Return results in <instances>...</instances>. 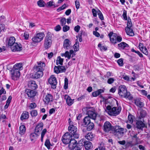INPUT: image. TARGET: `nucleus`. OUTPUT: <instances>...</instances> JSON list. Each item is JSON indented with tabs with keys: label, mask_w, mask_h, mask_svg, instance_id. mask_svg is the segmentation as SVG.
I'll use <instances>...</instances> for the list:
<instances>
[{
	"label": "nucleus",
	"mask_w": 150,
	"mask_h": 150,
	"mask_svg": "<svg viewBox=\"0 0 150 150\" xmlns=\"http://www.w3.org/2000/svg\"><path fill=\"white\" fill-rule=\"evenodd\" d=\"M72 136L69 133L66 132L62 136V142L64 144H69V147L70 149H72L74 147V144L76 142V140L71 138Z\"/></svg>",
	"instance_id": "obj_1"
},
{
	"label": "nucleus",
	"mask_w": 150,
	"mask_h": 150,
	"mask_svg": "<svg viewBox=\"0 0 150 150\" xmlns=\"http://www.w3.org/2000/svg\"><path fill=\"white\" fill-rule=\"evenodd\" d=\"M118 93L119 96L122 97L129 98L131 100L132 97L130 96V93L127 91V89L124 85H121L118 88Z\"/></svg>",
	"instance_id": "obj_2"
},
{
	"label": "nucleus",
	"mask_w": 150,
	"mask_h": 150,
	"mask_svg": "<svg viewBox=\"0 0 150 150\" xmlns=\"http://www.w3.org/2000/svg\"><path fill=\"white\" fill-rule=\"evenodd\" d=\"M69 125L68 127L69 133H70L71 134L70 135L73 136L74 138H78L79 135L77 132V128L73 125V122L71 121L70 118L69 120Z\"/></svg>",
	"instance_id": "obj_3"
},
{
	"label": "nucleus",
	"mask_w": 150,
	"mask_h": 150,
	"mask_svg": "<svg viewBox=\"0 0 150 150\" xmlns=\"http://www.w3.org/2000/svg\"><path fill=\"white\" fill-rule=\"evenodd\" d=\"M87 114L88 116L85 117L83 120V123L85 125H87L91 122L90 118L95 120L97 116L95 112L90 110L88 111Z\"/></svg>",
	"instance_id": "obj_4"
},
{
	"label": "nucleus",
	"mask_w": 150,
	"mask_h": 150,
	"mask_svg": "<svg viewBox=\"0 0 150 150\" xmlns=\"http://www.w3.org/2000/svg\"><path fill=\"white\" fill-rule=\"evenodd\" d=\"M126 131V129L121 128L119 126H117L115 128L113 134L118 138H120L123 136L124 132Z\"/></svg>",
	"instance_id": "obj_5"
},
{
	"label": "nucleus",
	"mask_w": 150,
	"mask_h": 150,
	"mask_svg": "<svg viewBox=\"0 0 150 150\" xmlns=\"http://www.w3.org/2000/svg\"><path fill=\"white\" fill-rule=\"evenodd\" d=\"M111 42L113 44L120 42L122 40V38L120 36H117L116 33L110 32L108 34Z\"/></svg>",
	"instance_id": "obj_6"
},
{
	"label": "nucleus",
	"mask_w": 150,
	"mask_h": 150,
	"mask_svg": "<svg viewBox=\"0 0 150 150\" xmlns=\"http://www.w3.org/2000/svg\"><path fill=\"white\" fill-rule=\"evenodd\" d=\"M132 26V24L130 18L129 17L127 22V26L125 28L126 32L127 35L131 36H133L134 35L133 30L131 28Z\"/></svg>",
	"instance_id": "obj_7"
},
{
	"label": "nucleus",
	"mask_w": 150,
	"mask_h": 150,
	"mask_svg": "<svg viewBox=\"0 0 150 150\" xmlns=\"http://www.w3.org/2000/svg\"><path fill=\"white\" fill-rule=\"evenodd\" d=\"M52 37L50 35H47L44 40V47L45 49H47L51 46L52 44Z\"/></svg>",
	"instance_id": "obj_8"
},
{
	"label": "nucleus",
	"mask_w": 150,
	"mask_h": 150,
	"mask_svg": "<svg viewBox=\"0 0 150 150\" xmlns=\"http://www.w3.org/2000/svg\"><path fill=\"white\" fill-rule=\"evenodd\" d=\"M45 37L43 33H37L32 38V40L35 43L39 42L41 41Z\"/></svg>",
	"instance_id": "obj_9"
},
{
	"label": "nucleus",
	"mask_w": 150,
	"mask_h": 150,
	"mask_svg": "<svg viewBox=\"0 0 150 150\" xmlns=\"http://www.w3.org/2000/svg\"><path fill=\"white\" fill-rule=\"evenodd\" d=\"M121 110V108L120 106L118 107L117 108L116 107H114L111 109L110 111L108 112V113L111 116H116L120 113Z\"/></svg>",
	"instance_id": "obj_10"
},
{
	"label": "nucleus",
	"mask_w": 150,
	"mask_h": 150,
	"mask_svg": "<svg viewBox=\"0 0 150 150\" xmlns=\"http://www.w3.org/2000/svg\"><path fill=\"white\" fill-rule=\"evenodd\" d=\"M11 75V77L12 79L17 80L19 78L20 75V72L18 70L16 71L12 69L10 71Z\"/></svg>",
	"instance_id": "obj_11"
},
{
	"label": "nucleus",
	"mask_w": 150,
	"mask_h": 150,
	"mask_svg": "<svg viewBox=\"0 0 150 150\" xmlns=\"http://www.w3.org/2000/svg\"><path fill=\"white\" fill-rule=\"evenodd\" d=\"M53 100V96L51 94L47 93L44 96L43 100L45 104L48 105L50 102H52Z\"/></svg>",
	"instance_id": "obj_12"
},
{
	"label": "nucleus",
	"mask_w": 150,
	"mask_h": 150,
	"mask_svg": "<svg viewBox=\"0 0 150 150\" xmlns=\"http://www.w3.org/2000/svg\"><path fill=\"white\" fill-rule=\"evenodd\" d=\"M68 67L67 66L66 67L60 66H55L54 67V71L57 74L60 73L65 72L66 69Z\"/></svg>",
	"instance_id": "obj_13"
},
{
	"label": "nucleus",
	"mask_w": 150,
	"mask_h": 150,
	"mask_svg": "<svg viewBox=\"0 0 150 150\" xmlns=\"http://www.w3.org/2000/svg\"><path fill=\"white\" fill-rule=\"evenodd\" d=\"M48 82L51 85V87L55 89L56 87L57 81L56 78L54 75H52L48 79Z\"/></svg>",
	"instance_id": "obj_14"
},
{
	"label": "nucleus",
	"mask_w": 150,
	"mask_h": 150,
	"mask_svg": "<svg viewBox=\"0 0 150 150\" xmlns=\"http://www.w3.org/2000/svg\"><path fill=\"white\" fill-rule=\"evenodd\" d=\"M12 51L13 52L20 51L22 50V45L20 44H18L17 43H14L13 45L11 47Z\"/></svg>",
	"instance_id": "obj_15"
},
{
	"label": "nucleus",
	"mask_w": 150,
	"mask_h": 150,
	"mask_svg": "<svg viewBox=\"0 0 150 150\" xmlns=\"http://www.w3.org/2000/svg\"><path fill=\"white\" fill-rule=\"evenodd\" d=\"M112 126L109 122L106 121L104 124L103 130L105 132H108L112 130Z\"/></svg>",
	"instance_id": "obj_16"
},
{
	"label": "nucleus",
	"mask_w": 150,
	"mask_h": 150,
	"mask_svg": "<svg viewBox=\"0 0 150 150\" xmlns=\"http://www.w3.org/2000/svg\"><path fill=\"white\" fill-rule=\"evenodd\" d=\"M38 66L35 67L34 68V70H38L43 72L44 70V67L45 66V63L41 62H38Z\"/></svg>",
	"instance_id": "obj_17"
},
{
	"label": "nucleus",
	"mask_w": 150,
	"mask_h": 150,
	"mask_svg": "<svg viewBox=\"0 0 150 150\" xmlns=\"http://www.w3.org/2000/svg\"><path fill=\"white\" fill-rule=\"evenodd\" d=\"M74 147L71 149H73V150H80L83 147V144L81 142V141H79L78 143H77V141L74 144Z\"/></svg>",
	"instance_id": "obj_18"
},
{
	"label": "nucleus",
	"mask_w": 150,
	"mask_h": 150,
	"mask_svg": "<svg viewBox=\"0 0 150 150\" xmlns=\"http://www.w3.org/2000/svg\"><path fill=\"white\" fill-rule=\"evenodd\" d=\"M34 71L35 74L32 76L33 78L38 79L40 78L43 76V72L36 70H34Z\"/></svg>",
	"instance_id": "obj_19"
},
{
	"label": "nucleus",
	"mask_w": 150,
	"mask_h": 150,
	"mask_svg": "<svg viewBox=\"0 0 150 150\" xmlns=\"http://www.w3.org/2000/svg\"><path fill=\"white\" fill-rule=\"evenodd\" d=\"M25 93L27 94L28 97L30 98L34 97L36 95V92L29 89H26L25 91Z\"/></svg>",
	"instance_id": "obj_20"
},
{
	"label": "nucleus",
	"mask_w": 150,
	"mask_h": 150,
	"mask_svg": "<svg viewBox=\"0 0 150 150\" xmlns=\"http://www.w3.org/2000/svg\"><path fill=\"white\" fill-rule=\"evenodd\" d=\"M65 57H67L68 59H70L71 57V55H72V57H74L76 54L74 53V51L71 50L69 51V52L68 51H66L65 53Z\"/></svg>",
	"instance_id": "obj_21"
},
{
	"label": "nucleus",
	"mask_w": 150,
	"mask_h": 150,
	"mask_svg": "<svg viewBox=\"0 0 150 150\" xmlns=\"http://www.w3.org/2000/svg\"><path fill=\"white\" fill-rule=\"evenodd\" d=\"M64 98L66 100L67 103L68 105L70 106L73 103L74 100H72L69 96L65 95Z\"/></svg>",
	"instance_id": "obj_22"
},
{
	"label": "nucleus",
	"mask_w": 150,
	"mask_h": 150,
	"mask_svg": "<svg viewBox=\"0 0 150 150\" xmlns=\"http://www.w3.org/2000/svg\"><path fill=\"white\" fill-rule=\"evenodd\" d=\"M85 149L86 150L91 149L93 147L91 142L89 141H84L83 142Z\"/></svg>",
	"instance_id": "obj_23"
},
{
	"label": "nucleus",
	"mask_w": 150,
	"mask_h": 150,
	"mask_svg": "<svg viewBox=\"0 0 150 150\" xmlns=\"http://www.w3.org/2000/svg\"><path fill=\"white\" fill-rule=\"evenodd\" d=\"M71 44V42L68 39H66L64 40V47L65 49L67 50H68V49L70 48V47Z\"/></svg>",
	"instance_id": "obj_24"
},
{
	"label": "nucleus",
	"mask_w": 150,
	"mask_h": 150,
	"mask_svg": "<svg viewBox=\"0 0 150 150\" xmlns=\"http://www.w3.org/2000/svg\"><path fill=\"white\" fill-rule=\"evenodd\" d=\"M134 103L138 107L142 108L144 107V104L141 102L139 98H136L134 100Z\"/></svg>",
	"instance_id": "obj_25"
},
{
	"label": "nucleus",
	"mask_w": 150,
	"mask_h": 150,
	"mask_svg": "<svg viewBox=\"0 0 150 150\" xmlns=\"http://www.w3.org/2000/svg\"><path fill=\"white\" fill-rule=\"evenodd\" d=\"M13 69L16 71L22 70L23 69V65L22 63H17L15 64L13 67Z\"/></svg>",
	"instance_id": "obj_26"
},
{
	"label": "nucleus",
	"mask_w": 150,
	"mask_h": 150,
	"mask_svg": "<svg viewBox=\"0 0 150 150\" xmlns=\"http://www.w3.org/2000/svg\"><path fill=\"white\" fill-rule=\"evenodd\" d=\"M36 133L35 132L30 134V137L32 141H35L39 136L40 134L38 133Z\"/></svg>",
	"instance_id": "obj_27"
},
{
	"label": "nucleus",
	"mask_w": 150,
	"mask_h": 150,
	"mask_svg": "<svg viewBox=\"0 0 150 150\" xmlns=\"http://www.w3.org/2000/svg\"><path fill=\"white\" fill-rule=\"evenodd\" d=\"M29 117V113L26 111H25L23 112V113L22 114L21 117V120H24L28 119Z\"/></svg>",
	"instance_id": "obj_28"
},
{
	"label": "nucleus",
	"mask_w": 150,
	"mask_h": 150,
	"mask_svg": "<svg viewBox=\"0 0 150 150\" xmlns=\"http://www.w3.org/2000/svg\"><path fill=\"white\" fill-rule=\"evenodd\" d=\"M136 124L137 128L139 129L143 128L145 125L144 123L140 120L137 121Z\"/></svg>",
	"instance_id": "obj_29"
},
{
	"label": "nucleus",
	"mask_w": 150,
	"mask_h": 150,
	"mask_svg": "<svg viewBox=\"0 0 150 150\" xmlns=\"http://www.w3.org/2000/svg\"><path fill=\"white\" fill-rule=\"evenodd\" d=\"M43 126V124L42 122H41L38 124L36 127L35 129V132L38 133L40 131H41L42 129Z\"/></svg>",
	"instance_id": "obj_30"
},
{
	"label": "nucleus",
	"mask_w": 150,
	"mask_h": 150,
	"mask_svg": "<svg viewBox=\"0 0 150 150\" xmlns=\"http://www.w3.org/2000/svg\"><path fill=\"white\" fill-rule=\"evenodd\" d=\"M85 137L88 140L91 141L94 139V136L91 132H89L85 136Z\"/></svg>",
	"instance_id": "obj_31"
},
{
	"label": "nucleus",
	"mask_w": 150,
	"mask_h": 150,
	"mask_svg": "<svg viewBox=\"0 0 150 150\" xmlns=\"http://www.w3.org/2000/svg\"><path fill=\"white\" fill-rule=\"evenodd\" d=\"M28 86L32 89L34 90L37 88V85L36 84L35 81H31L30 82Z\"/></svg>",
	"instance_id": "obj_32"
},
{
	"label": "nucleus",
	"mask_w": 150,
	"mask_h": 150,
	"mask_svg": "<svg viewBox=\"0 0 150 150\" xmlns=\"http://www.w3.org/2000/svg\"><path fill=\"white\" fill-rule=\"evenodd\" d=\"M119 48L120 49H124L126 47H129L128 45L124 42H122L118 44Z\"/></svg>",
	"instance_id": "obj_33"
},
{
	"label": "nucleus",
	"mask_w": 150,
	"mask_h": 150,
	"mask_svg": "<svg viewBox=\"0 0 150 150\" xmlns=\"http://www.w3.org/2000/svg\"><path fill=\"white\" fill-rule=\"evenodd\" d=\"M104 91L102 89H99L97 91L94 92L92 93V95L93 97H96L98 96L101 93H103Z\"/></svg>",
	"instance_id": "obj_34"
},
{
	"label": "nucleus",
	"mask_w": 150,
	"mask_h": 150,
	"mask_svg": "<svg viewBox=\"0 0 150 150\" xmlns=\"http://www.w3.org/2000/svg\"><path fill=\"white\" fill-rule=\"evenodd\" d=\"M15 38L14 37H11L9 40L8 45L11 47L14 43H16L15 42Z\"/></svg>",
	"instance_id": "obj_35"
},
{
	"label": "nucleus",
	"mask_w": 150,
	"mask_h": 150,
	"mask_svg": "<svg viewBox=\"0 0 150 150\" xmlns=\"http://www.w3.org/2000/svg\"><path fill=\"white\" fill-rule=\"evenodd\" d=\"M25 127L24 125H22L20 127L19 133L20 134L23 135L25 133Z\"/></svg>",
	"instance_id": "obj_36"
},
{
	"label": "nucleus",
	"mask_w": 150,
	"mask_h": 150,
	"mask_svg": "<svg viewBox=\"0 0 150 150\" xmlns=\"http://www.w3.org/2000/svg\"><path fill=\"white\" fill-rule=\"evenodd\" d=\"M63 60L64 59L61 58L60 56L58 57L56 60V64L57 65L59 64L62 65Z\"/></svg>",
	"instance_id": "obj_37"
},
{
	"label": "nucleus",
	"mask_w": 150,
	"mask_h": 150,
	"mask_svg": "<svg viewBox=\"0 0 150 150\" xmlns=\"http://www.w3.org/2000/svg\"><path fill=\"white\" fill-rule=\"evenodd\" d=\"M12 96H9L7 100L6 101V105L4 106V108L7 109L9 105L11 103L12 99Z\"/></svg>",
	"instance_id": "obj_38"
},
{
	"label": "nucleus",
	"mask_w": 150,
	"mask_h": 150,
	"mask_svg": "<svg viewBox=\"0 0 150 150\" xmlns=\"http://www.w3.org/2000/svg\"><path fill=\"white\" fill-rule=\"evenodd\" d=\"M87 129L88 131H90L92 130L94 127V125L93 123L91 122L87 125Z\"/></svg>",
	"instance_id": "obj_39"
},
{
	"label": "nucleus",
	"mask_w": 150,
	"mask_h": 150,
	"mask_svg": "<svg viewBox=\"0 0 150 150\" xmlns=\"http://www.w3.org/2000/svg\"><path fill=\"white\" fill-rule=\"evenodd\" d=\"M74 51L76 52L79 51V42L78 41L76 42V43L74 44L73 46Z\"/></svg>",
	"instance_id": "obj_40"
},
{
	"label": "nucleus",
	"mask_w": 150,
	"mask_h": 150,
	"mask_svg": "<svg viewBox=\"0 0 150 150\" xmlns=\"http://www.w3.org/2000/svg\"><path fill=\"white\" fill-rule=\"evenodd\" d=\"M37 4L40 7H43L45 6V3L43 0H40L38 1Z\"/></svg>",
	"instance_id": "obj_41"
},
{
	"label": "nucleus",
	"mask_w": 150,
	"mask_h": 150,
	"mask_svg": "<svg viewBox=\"0 0 150 150\" xmlns=\"http://www.w3.org/2000/svg\"><path fill=\"white\" fill-rule=\"evenodd\" d=\"M134 116L130 114L128 116V122L130 123H132L133 121Z\"/></svg>",
	"instance_id": "obj_42"
},
{
	"label": "nucleus",
	"mask_w": 150,
	"mask_h": 150,
	"mask_svg": "<svg viewBox=\"0 0 150 150\" xmlns=\"http://www.w3.org/2000/svg\"><path fill=\"white\" fill-rule=\"evenodd\" d=\"M46 132L47 129H44L42 132L41 134V141L42 142H43V137Z\"/></svg>",
	"instance_id": "obj_43"
},
{
	"label": "nucleus",
	"mask_w": 150,
	"mask_h": 150,
	"mask_svg": "<svg viewBox=\"0 0 150 150\" xmlns=\"http://www.w3.org/2000/svg\"><path fill=\"white\" fill-rule=\"evenodd\" d=\"M45 145L48 149H50V146L51 145V144L48 139H47L46 140L45 142Z\"/></svg>",
	"instance_id": "obj_44"
},
{
	"label": "nucleus",
	"mask_w": 150,
	"mask_h": 150,
	"mask_svg": "<svg viewBox=\"0 0 150 150\" xmlns=\"http://www.w3.org/2000/svg\"><path fill=\"white\" fill-rule=\"evenodd\" d=\"M146 115V112L143 110H142L140 112V116L142 118L145 117Z\"/></svg>",
	"instance_id": "obj_45"
},
{
	"label": "nucleus",
	"mask_w": 150,
	"mask_h": 150,
	"mask_svg": "<svg viewBox=\"0 0 150 150\" xmlns=\"http://www.w3.org/2000/svg\"><path fill=\"white\" fill-rule=\"evenodd\" d=\"M98 47L99 48L101 51L104 50L106 51L107 50V48L105 46H101V44L100 43H99L98 45Z\"/></svg>",
	"instance_id": "obj_46"
},
{
	"label": "nucleus",
	"mask_w": 150,
	"mask_h": 150,
	"mask_svg": "<svg viewBox=\"0 0 150 150\" xmlns=\"http://www.w3.org/2000/svg\"><path fill=\"white\" fill-rule=\"evenodd\" d=\"M68 79L67 78H65L64 79V88L66 89L68 88Z\"/></svg>",
	"instance_id": "obj_47"
},
{
	"label": "nucleus",
	"mask_w": 150,
	"mask_h": 150,
	"mask_svg": "<svg viewBox=\"0 0 150 150\" xmlns=\"http://www.w3.org/2000/svg\"><path fill=\"white\" fill-rule=\"evenodd\" d=\"M117 63L120 66H122L124 64L123 59L120 58L117 61Z\"/></svg>",
	"instance_id": "obj_48"
},
{
	"label": "nucleus",
	"mask_w": 150,
	"mask_h": 150,
	"mask_svg": "<svg viewBox=\"0 0 150 150\" xmlns=\"http://www.w3.org/2000/svg\"><path fill=\"white\" fill-rule=\"evenodd\" d=\"M66 22V19L65 18H63L60 20V23L62 26L65 25Z\"/></svg>",
	"instance_id": "obj_49"
},
{
	"label": "nucleus",
	"mask_w": 150,
	"mask_h": 150,
	"mask_svg": "<svg viewBox=\"0 0 150 150\" xmlns=\"http://www.w3.org/2000/svg\"><path fill=\"white\" fill-rule=\"evenodd\" d=\"M140 51L142 52L143 53L146 55H148V52L147 49L145 47H144L142 50H140Z\"/></svg>",
	"instance_id": "obj_50"
},
{
	"label": "nucleus",
	"mask_w": 150,
	"mask_h": 150,
	"mask_svg": "<svg viewBox=\"0 0 150 150\" xmlns=\"http://www.w3.org/2000/svg\"><path fill=\"white\" fill-rule=\"evenodd\" d=\"M30 114L32 116H36L38 115L37 111L36 110H33L31 111Z\"/></svg>",
	"instance_id": "obj_51"
},
{
	"label": "nucleus",
	"mask_w": 150,
	"mask_h": 150,
	"mask_svg": "<svg viewBox=\"0 0 150 150\" xmlns=\"http://www.w3.org/2000/svg\"><path fill=\"white\" fill-rule=\"evenodd\" d=\"M92 11L93 16L95 17L97 16V13H98V12H99L98 10L97 11H96V10L94 8L92 9Z\"/></svg>",
	"instance_id": "obj_52"
},
{
	"label": "nucleus",
	"mask_w": 150,
	"mask_h": 150,
	"mask_svg": "<svg viewBox=\"0 0 150 150\" xmlns=\"http://www.w3.org/2000/svg\"><path fill=\"white\" fill-rule=\"evenodd\" d=\"M62 28L63 31L64 32H66L69 30L70 27L67 25H64Z\"/></svg>",
	"instance_id": "obj_53"
},
{
	"label": "nucleus",
	"mask_w": 150,
	"mask_h": 150,
	"mask_svg": "<svg viewBox=\"0 0 150 150\" xmlns=\"http://www.w3.org/2000/svg\"><path fill=\"white\" fill-rule=\"evenodd\" d=\"M98 11H99V12H98V16L99 18L102 20H103L104 18L102 13L99 10H98Z\"/></svg>",
	"instance_id": "obj_54"
},
{
	"label": "nucleus",
	"mask_w": 150,
	"mask_h": 150,
	"mask_svg": "<svg viewBox=\"0 0 150 150\" xmlns=\"http://www.w3.org/2000/svg\"><path fill=\"white\" fill-rule=\"evenodd\" d=\"M115 81V79L113 78H110L108 79L107 80V83L109 84H111L113 83Z\"/></svg>",
	"instance_id": "obj_55"
},
{
	"label": "nucleus",
	"mask_w": 150,
	"mask_h": 150,
	"mask_svg": "<svg viewBox=\"0 0 150 150\" xmlns=\"http://www.w3.org/2000/svg\"><path fill=\"white\" fill-rule=\"evenodd\" d=\"M124 19L125 20H127V11L125 10L123 11V13L122 15Z\"/></svg>",
	"instance_id": "obj_56"
},
{
	"label": "nucleus",
	"mask_w": 150,
	"mask_h": 150,
	"mask_svg": "<svg viewBox=\"0 0 150 150\" xmlns=\"http://www.w3.org/2000/svg\"><path fill=\"white\" fill-rule=\"evenodd\" d=\"M61 29V28L59 25H57L54 28V29L56 31H60Z\"/></svg>",
	"instance_id": "obj_57"
},
{
	"label": "nucleus",
	"mask_w": 150,
	"mask_h": 150,
	"mask_svg": "<svg viewBox=\"0 0 150 150\" xmlns=\"http://www.w3.org/2000/svg\"><path fill=\"white\" fill-rule=\"evenodd\" d=\"M125 146L126 147H129V146L132 147L133 145L132 142H127L125 144Z\"/></svg>",
	"instance_id": "obj_58"
},
{
	"label": "nucleus",
	"mask_w": 150,
	"mask_h": 150,
	"mask_svg": "<svg viewBox=\"0 0 150 150\" xmlns=\"http://www.w3.org/2000/svg\"><path fill=\"white\" fill-rule=\"evenodd\" d=\"M80 27L79 25H77L75 26L74 28V30L76 32L78 33L80 29Z\"/></svg>",
	"instance_id": "obj_59"
},
{
	"label": "nucleus",
	"mask_w": 150,
	"mask_h": 150,
	"mask_svg": "<svg viewBox=\"0 0 150 150\" xmlns=\"http://www.w3.org/2000/svg\"><path fill=\"white\" fill-rule=\"evenodd\" d=\"M36 106V105L35 103H33L30 104L29 107L31 109H33L35 108Z\"/></svg>",
	"instance_id": "obj_60"
},
{
	"label": "nucleus",
	"mask_w": 150,
	"mask_h": 150,
	"mask_svg": "<svg viewBox=\"0 0 150 150\" xmlns=\"http://www.w3.org/2000/svg\"><path fill=\"white\" fill-rule=\"evenodd\" d=\"M5 94L6 93V91L5 89L2 88L1 90H0V98L1 97V95L2 94Z\"/></svg>",
	"instance_id": "obj_61"
},
{
	"label": "nucleus",
	"mask_w": 150,
	"mask_h": 150,
	"mask_svg": "<svg viewBox=\"0 0 150 150\" xmlns=\"http://www.w3.org/2000/svg\"><path fill=\"white\" fill-rule=\"evenodd\" d=\"M5 25L3 24H0V33L2 30H3L4 31V29Z\"/></svg>",
	"instance_id": "obj_62"
},
{
	"label": "nucleus",
	"mask_w": 150,
	"mask_h": 150,
	"mask_svg": "<svg viewBox=\"0 0 150 150\" xmlns=\"http://www.w3.org/2000/svg\"><path fill=\"white\" fill-rule=\"evenodd\" d=\"M141 92L142 94L146 96L147 94V92L145 90H142L141 91Z\"/></svg>",
	"instance_id": "obj_63"
},
{
	"label": "nucleus",
	"mask_w": 150,
	"mask_h": 150,
	"mask_svg": "<svg viewBox=\"0 0 150 150\" xmlns=\"http://www.w3.org/2000/svg\"><path fill=\"white\" fill-rule=\"evenodd\" d=\"M93 34L97 37H99L100 34L99 33L96 31H93Z\"/></svg>",
	"instance_id": "obj_64"
}]
</instances>
